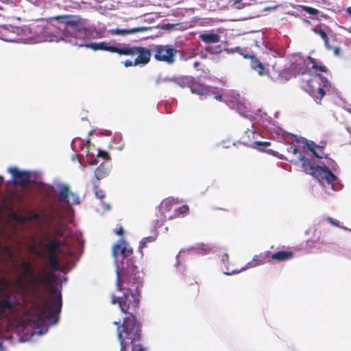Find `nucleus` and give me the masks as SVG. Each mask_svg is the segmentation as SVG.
Listing matches in <instances>:
<instances>
[{"instance_id": "nucleus-1", "label": "nucleus", "mask_w": 351, "mask_h": 351, "mask_svg": "<svg viewBox=\"0 0 351 351\" xmlns=\"http://www.w3.org/2000/svg\"><path fill=\"white\" fill-rule=\"evenodd\" d=\"M143 274L136 271L134 276L128 274L118 275L117 289L123 292L121 297L111 296V303L118 304L120 310L126 316L123 322H114L117 326V336L120 344V351H147L141 343L142 325L136 314L140 306L141 289L143 287Z\"/></svg>"}, {"instance_id": "nucleus-2", "label": "nucleus", "mask_w": 351, "mask_h": 351, "mask_svg": "<svg viewBox=\"0 0 351 351\" xmlns=\"http://www.w3.org/2000/svg\"><path fill=\"white\" fill-rule=\"evenodd\" d=\"M45 40L58 42L60 40L82 47L85 42L88 29L87 20L72 14L58 15L49 19Z\"/></svg>"}, {"instance_id": "nucleus-3", "label": "nucleus", "mask_w": 351, "mask_h": 351, "mask_svg": "<svg viewBox=\"0 0 351 351\" xmlns=\"http://www.w3.org/2000/svg\"><path fill=\"white\" fill-rule=\"evenodd\" d=\"M49 294L38 302H32L27 311V320L38 328L45 323L54 324L57 322L62 306V294L52 284Z\"/></svg>"}, {"instance_id": "nucleus-4", "label": "nucleus", "mask_w": 351, "mask_h": 351, "mask_svg": "<svg viewBox=\"0 0 351 351\" xmlns=\"http://www.w3.org/2000/svg\"><path fill=\"white\" fill-rule=\"evenodd\" d=\"M112 253L117 265V278L125 273L134 276L136 271H138L132 257L133 250L124 238L119 239L112 245Z\"/></svg>"}, {"instance_id": "nucleus-5", "label": "nucleus", "mask_w": 351, "mask_h": 351, "mask_svg": "<svg viewBox=\"0 0 351 351\" xmlns=\"http://www.w3.org/2000/svg\"><path fill=\"white\" fill-rule=\"evenodd\" d=\"M302 162V167L306 174H310L319 182H326L328 184H333L337 177L325 165L319 166L316 164L315 158H308L304 156L299 158Z\"/></svg>"}, {"instance_id": "nucleus-6", "label": "nucleus", "mask_w": 351, "mask_h": 351, "mask_svg": "<svg viewBox=\"0 0 351 351\" xmlns=\"http://www.w3.org/2000/svg\"><path fill=\"white\" fill-rule=\"evenodd\" d=\"M48 263L51 270L44 268L32 280V283L38 282L40 285L52 284L55 281V272L60 270L58 254H48Z\"/></svg>"}, {"instance_id": "nucleus-7", "label": "nucleus", "mask_w": 351, "mask_h": 351, "mask_svg": "<svg viewBox=\"0 0 351 351\" xmlns=\"http://www.w3.org/2000/svg\"><path fill=\"white\" fill-rule=\"evenodd\" d=\"M20 302L16 294L6 288H0V316L6 317L15 311Z\"/></svg>"}, {"instance_id": "nucleus-8", "label": "nucleus", "mask_w": 351, "mask_h": 351, "mask_svg": "<svg viewBox=\"0 0 351 351\" xmlns=\"http://www.w3.org/2000/svg\"><path fill=\"white\" fill-rule=\"evenodd\" d=\"M309 94L315 101L321 104L322 98L326 95V90L330 88V83L326 77L319 73H317L314 79L309 81Z\"/></svg>"}, {"instance_id": "nucleus-9", "label": "nucleus", "mask_w": 351, "mask_h": 351, "mask_svg": "<svg viewBox=\"0 0 351 351\" xmlns=\"http://www.w3.org/2000/svg\"><path fill=\"white\" fill-rule=\"evenodd\" d=\"M119 55L137 56L134 61V64L137 65H145L149 62L151 58V52L148 49L143 47H129L125 45L121 46Z\"/></svg>"}, {"instance_id": "nucleus-10", "label": "nucleus", "mask_w": 351, "mask_h": 351, "mask_svg": "<svg viewBox=\"0 0 351 351\" xmlns=\"http://www.w3.org/2000/svg\"><path fill=\"white\" fill-rule=\"evenodd\" d=\"M190 89L193 93L205 97H213L219 101H221L223 99L222 95L218 92V88L208 86L196 81L194 77L192 78Z\"/></svg>"}, {"instance_id": "nucleus-11", "label": "nucleus", "mask_w": 351, "mask_h": 351, "mask_svg": "<svg viewBox=\"0 0 351 351\" xmlns=\"http://www.w3.org/2000/svg\"><path fill=\"white\" fill-rule=\"evenodd\" d=\"M154 58L160 62H165L169 64L174 63L178 51L172 46L156 45L153 48Z\"/></svg>"}, {"instance_id": "nucleus-12", "label": "nucleus", "mask_w": 351, "mask_h": 351, "mask_svg": "<svg viewBox=\"0 0 351 351\" xmlns=\"http://www.w3.org/2000/svg\"><path fill=\"white\" fill-rule=\"evenodd\" d=\"M8 172L12 176L13 182L22 186L27 185L30 180V173L25 171H20L16 167H10Z\"/></svg>"}, {"instance_id": "nucleus-13", "label": "nucleus", "mask_w": 351, "mask_h": 351, "mask_svg": "<svg viewBox=\"0 0 351 351\" xmlns=\"http://www.w3.org/2000/svg\"><path fill=\"white\" fill-rule=\"evenodd\" d=\"M119 46H110L109 44L106 42H101V43H91L88 44H85L84 42L83 43V45L82 47H85L86 48H90L94 51L97 50H104L110 51L111 53H120L121 50V44H119Z\"/></svg>"}, {"instance_id": "nucleus-14", "label": "nucleus", "mask_w": 351, "mask_h": 351, "mask_svg": "<svg viewBox=\"0 0 351 351\" xmlns=\"http://www.w3.org/2000/svg\"><path fill=\"white\" fill-rule=\"evenodd\" d=\"M19 267L21 269V278L23 280H25L28 278L34 276V278L31 280V284L34 285L36 289H38V282H36L35 284L32 283V280L36 276H34L35 270L33 268L32 263L30 261H25L23 260V262L20 264Z\"/></svg>"}, {"instance_id": "nucleus-15", "label": "nucleus", "mask_w": 351, "mask_h": 351, "mask_svg": "<svg viewBox=\"0 0 351 351\" xmlns=\"http://www.w3.org/2000/svg\"><path fill=\"white\" fill-rule=\"evenodd\" d=\"M40 245L47 250L48 254H60L62 252V247L64 242L57 239H49L47 243L40 242Z\"/></svg>"}, {"instance_id": "nucleus-16", "label": "nucleus", "mask_w": 351, "mask_h": 351, "mask_svg": "<svg viewBox=\"0 0 351 351\" xmlns=\"http://www.w3.org/2000/svg\"><path fill=\"white\" fill-rule=\"evenodd\" d=\"M293 257V253L291 251H278L272 253L269 251L270 263L273 261L282 262L290 260Z\"/></svg>"}, {"instance_id": "nucleus-17", "label": "nucleus", "mask_w": 351, "mask_h": 351, "mask_svg": "<svg viewBox=\"0 0 351 351\" xmlns=\"http://www.w3.org/2000/svg\"><path fill=\"white\" fill-rule=\"evenodd\" d=\"M304 148H306L308 151L311 152L312 156H315L317 158H326L328 156V154L326 153H318L316 149H324V144L322 145H319L315 144L313 141H308L305 143Z\"/></svg>"}, {"instance_id": "nucleus-18", "label": "nucleus", "mask_w": 351, "mask_h": 351, "mask_svg": "<svg viewBox=\"0 0 351 351\" xmlns=\"http://www.w3.org/2000/svg\"><path fill=\"white\" fill-rule=\"evenodd\" d=\"M250 66L251 68L254 71H257L258 74L261 76L267 74V71L265 70L263 63L256 58L255 55L250 56Z\"/></svg>"}, {"instance_id": "nucleus-19", "label": "nucleus", "mask_w": 351, "mask_h": 351, "mask_svg": "<svg viewBox=\"0 0 351 351\" xmlns=\"http://www.w3.org/2000/svg\"><path fill=\"white\" fill-rule=\"evenodd\" d=\"M266 263H270L269 251H265L260 253L258 255H255L252 259V267L263 265Z\"/></svg>"}, {"instance_id": "nucleus-20", "label": "nucleus", "mask_w": 351, "mask_h": 351, "mask_svg": "<svg viewBox=\"0 0 351 351\" xmlns=\"http://www.w3.org/2000/svg\"><path fill=\"white\" fill-rule=\"evenodd\" d=\"M199 38L205 43H217L220 40L219 34L210 32L200 34Z\"/></svg>"}, {"instance_id": "nucleus-21", "label": "nucleus", "mask_w": 351, "mask_h": 351, "mask_svg": "<svg viewBox=\"0 0 351 351\" xmlns=\"http://www.w3.org/2000/svg\"><path fill=\"white\" fill-rule=\"evenodd\" d=\"M193 77L191 76H182V77H172V82L176 84L181 88L189 87L192 81Z\"/></svg>"}, {"instance_id": "nucleus-22", "label": "nucleus", "mask_w": 351, "mask_h": 351, "mask_svg": "<svg viewBox=\"0 0 351 351\" xmlns=\"http://www.w3.org/2000/svg\"><path fill=\"white\" fill-rule=\"evenodd\" d=\"M312 30L315 34L319 35L324 40L326 48L328 50H331L332 46L329 43V38L326 31L319 27H313Z\"/></svg>"}, {"instance_id": "nucleus-23", "label": "nucleus", "mask_w": 351, "mask_h": 351, "mask_svg": "<svg viewBox=\"0 0 351 351\" xmlns=\"http://www.w3.org/2000/svg\"><path fill=\"white\" fill-rule=\"evenodd\" d=\"M71 191H69V186L66 184H62L60 186V193L58 195V200L60 202H65L69 203V201L67 199L70 197Z\"/></svg>"}, {"instance_id": "nucleus-24", "label": "nucleus", "mask_w": 351, "mask_h": 351, "mask_svg": "<svg viewBox=\"0 0 351 351\" xmlns=\"http://www.w3.org/2000/svg\"><path fill=\"white\" fill-rule=\"evenodd\" d=\"M109 172V168L104 167L103 165H100L97 168H96L95 171V176L97 180H99L108 176Z\"/></svg>"}, {"instance_id": "nucleus-25", "label": "nucleus", "mask_w": 351, "mask_h": 351, "mask_svg": "<svg viewBox=\"0 0 351 351\" xmlns=\"http://www.w3.org/2000/svg\"><path fill=\"white\" fill-rule=\"evenodd\" d=\"M308 60H309L310 63L312 64V68L316 72L317 71L324 72V73L328 72L327 67L322 63H318L315 58L309 56L308 58Z\"/></svg>"}, {"instance_id": "nucleus-26", "label": "nucleus", "mask_w": 351, "mask_h": 351, "mask_svg": "<svg viewBox=\"0 0 351 351\" xmlns=\"http://www.w3.org/2000/svg\"><path fill=\"white\" fill-rule=\"evenodd\" d=\"M139 31H141L140 28H135V29H121L119 28H116V29H110L109 32L112 35L123 36V35L129 34L131 33L138 32Z\"/></svg>"}, {"instance_id": "nucleus-27", "label": "nucleus", "mask_w": 351, "mask_h": 351, "mask_svg": "<svg viewBox=\"0 0 351 351\" xmlns=\"http://www.w3.org/2000/svg\"><path fill=\"white\" fill-rule=\"evenodd\" d=\"M189 208L187 205H183L174 210V217H178L188 213Z\"/></svg>"}, {"instance_id": "nucleus-28", "label": "nucleus", "mask_w": 351, "mask_h": 351, "mask_svg": "<svg viewBox=\"0 0 351 351\" xmlns=\"http://www.w3.org/2000/svg\"><path fill=\"white\" fill-rule=\"evenodd\" d=\"M154 241V239L152 237H145L141 241L140 245H139V249H140L142 256H143L142 249L143 247H146L147 243H151V242H153Z\"/></svg>"}, {"instance_id": "nucleus-29", "label": "nucleus", "mask_w": 351, "mask_h": 351, "mask_svg": "<svg viewBox=\"0 0 351 351\" xmlns=\"http://www.w3.org/2000/svg\"><path fill=\"white\" fill-rule=\"evenodd\" d=\"M27 218L29 219L28 221H32L34 220H38L40 219V215L35 213L34 210H29L27 213Z\"/></svg>"}, {"instance_id": "nucleus-30", "label": "nucleus", "mask_w": 351, "mask_h": 351, "mask_svg": "<svg viewBox=\"0 0 351 351\" xmlns=\"http://www.w3.org/2000/svg\"><path fill=\"white\" fill-rule=\"evenodd\" d=\"M199 287L196 282L190 285L189 292H190L192 295H197L199 293Z\"/></svg>"}, {"instance_id": "nucleus-31", "label": "nucleus", "mask_w": 351, "mask_h": 351, "mask_svg": "<svg viewBox=\"0 0 351 351\" xmlns=\"http://www.w3.org/2000/svg\"><path fill=\"white\" fill-rule=\"evenodd\" d=\"M165 82H172V77H162V76H158L155 80V83L157 86Z\"/></svg>"}, {"instance_id": "nucleus-32", "label": "nucleus", "mask_w": 351, "mask_h": 351, "mask_svg": "<svg viewBox=\"0 0 351 351\" xmlns=\"http://www.w3.org/2000/svg\"><path fill=\"white\" fill-rule=\"evenodd\" d=\"M94 192L95 196L99 199H102L105 197L106 195L104 191L99 189L97 186H94Z\"/></svg>"}, {"instance_id": "nucleus-33", "label": "nucleus", "mask_w": 351, "mask_h": 351, "mask_svg": "<svg viewBox=\"0 0 351 351\" xmlns=\"http://www.w3.org/2000/svg\"><path fill=\"white\" fill-rule=\"evenodd\" d=\"M97 156L104 158L106 161H108L110 159L109 154L106 151L99 150Z\"/></svg>"}, {"instance_id": "nucleus-34", "label": "nucleus", "mask_w": 351, "mask_h": 351, "mask_svg": "<svg viewBox=\"0 0 351 351\" xmlns=\"http://www.w3.org/2000/svg\"><path fill=\"white\" fill-rule=\"evenodd\" d=\"M69 197L71 199L72 204H80L79 197L77 195H76L75 193L71 192Z\"/></svg>"}, {"instance_id": "nucleus-35", "label": "nucleus", "mask_w": 351, "mask_h": 351, "mask_svg": "<svg viewBox=\"0 0 351 351\" xmlns=\"http://www.w3.org/2000/svg\"><path fill=\"white\" fill-rule=\"evenodd\" d=\"M287 152L296 154L298 152V148L296 145L291 144L287 147Z\"/></svg>"}, {"instance_id": "nucleus-36", "label": "nucleus", "mask_w": 351, "mask_h": 351, "mask_svg": "<svg viewBox=\"0 0 351 351\" xmlns=\"http://www.w3.org/2000/svg\"><path fill=\"white\" fill-rule=\"evenodd\" d=\"M14 215L16 216V219L18 221H19V222H21V223H26L27 222H29V221H28V219H27V215H25V216H24V215H21V216H19V217H17V216H16V215Z\"/></svg>"}, {"instance_id": "nucleus-37", "label": "nucleus", "mask_w": 351, "mask_h": 351, "mask_svg": "<svg viewBox=\"0 0 351 351\" xmlns=\"http://www.w3.org/2000/svg\"><path fill=\"white\" fill-rule=\"evenodd\" d=\"M245 269V267H242L241 269H235L232 271H226L225 274L228 276L239 274L240 271Z\"/></svg>"}, {"instance_id": "nucleus-38", "label": "nucleus", "mask_w": 351, "mask_h": 351, "mask_svg": "<svg viewBox=\"0 0 351 351\" xmlns=\"http://www.w3.org/2000/svg\"><path fill=\"white\" fill-rule=\"evenodd\" d=\"M173 200H167L164 202V205L166 208L167 210H169L171 209V206L173 204Z\"/></svg>"}, {"instance_id": "nucleus-39", "label": "nucleus", "mask_w": 351, "mask_h": 351, "mask_svg": "<svg viewBox=\"0 0 351 351\" xmlns=\"http://www.w3.org/2000/svg\"><path fill=\"white\" fill-rule=\"evenodd\" d=\"M255 144L258 146L262 145L265 147H267L271 145V143L268 141H256Z\"/></svg>"}, {"instance_id": "nucleus-40", "label": "nucleus", "mask_w": 351, "mask_h": 351, "mask_svg": "<svg viewBox=\"0 0 351 351\" xmlns=\"http://www.w3.org/2000/svg\"><path fill=\"white\" fill-rule=\"evenodd\" d=\"M329 223H330L331 224L335 226H339V222L334 219H332V217H328V219Z\"/></svg>"}, {"instance_id": "nucleus-41", "label": "nucleus", "mask_w": 351, "mask_h": 351, "mask_svg": "<svg viewBox=\"0 0 351 351\" xmlns=\"http://www.w3.org/2000/svg\"><path fill=\"white\" fill-rule=\"evenodd\" d=\"M331 49L333 50V53L335 56H339L341 55V49L339 47H332Z\"/></svg>"}, {"instance_id": "nucleus-42", "label": "nucleus", "mask_w": 351, "mask_h": 351, "mask_svg": "<svg viewBox=\"0 0 351 351\" xmlns=\"http://www.w3.org/2000/svg\"><path fill=\"white\" fill-rule=\"evenodd\" d=\"M123 64L125 67H129L131 66H136L137 64H134V62L130 60H127L125 62H123Z\"/></svg>"}, {"instance_id": "nucleus-43", "label": "nucleus", "mask_w": 351, "mask_h": 351, "mask_svg": "<svg viewBox=\"0 0 351 351\" xmlns=\"http://www.w3.org/2000/svg\"><path fill=\"white\" fill-rule=\"evenodd\" d=\"M221 260H222V261L223 262L224 264L228 263V262H229V256H228V254H223Z\"/></svg>"}, {"instance_id": "nucleus-44", "label": "nucleus", "mask_w": 351, "mask_h": 351, "mask_svg": "<svg viewBox=\"0 0 351 351\" xmlns=\"http://www.w3.org/2000/svg\"><path fill=\"white\" fill-rule=\"evenodd\" d=\"M123 228L121 226L119 227V228L114 230V232L117 234V235H119V236H122L123 234Z\"/></svg>"}, {"instance_id": "nucleus-45", "label": "nucleus", "mask_w": 351, "mask_h": 351, "mask_svg": "<svg viewBox=\"0 0 351 351\" xmlns=\"http://www.w3.org/2000/svg\"><path fill=\"white\" fill-rule=\"evenodd\" d=\"M241 55H243V56L245 58H250V56H253L254 54L252 55H249L247 53H240Z\"/></svg>"}, {"instance_id": "nucleus-46", "label": "nucleus", "mask_w": 351, "mask_h": 351, "mask_svg": "<svg viewBox=\"0 0 351 351\" xmlns=\"http://www.w3.org/2000/svg\"><path fill=\"white\" fill-rule=\"evenodd\" d=\"M346 11L351 16V7H348Z\"/></svg>"}, {"instance_id": "nucleus-47", "label": "nucleus", "mask_w": 351, "mask_h": 351, "mask_svg": "<svg viewBox=\"0 0 351 351\" xmlns=\"http://www.w3.org/2000/svg\"><path fill=\"white\" fill-rule=\"evenodd\" d=\"M323 149H322V148L316 149V150H317V152H318V153H324Z\"/></svg>"}, {"instance_id": "nucleus-48", "label": "nucleus", "mask_w": 351, "mask_h": 351, "mask_svg": "<svg viewBox=\"0 0 351 351\" xmlns=\"http://www.w3.org/2000/svg\"><path fill=\"white\" fill-rule=\"evenodd\" d=\"M3 182V177L0 176V184H2Z\"/></svg>"}, {"instance_id": "nucleus-49", "label": "nucleus", "mask_w": 351, "mask_h": 351, "mask_svg": "<svg viewBox=\"0 0 351 351\" xmlns=\"http://www.w3.org/2000/svg\"><path fill=\"white\" fill-rule=\"evenodd\" d=\"M3 347L2 343L0 342V351H3Z\"/></svg>"}, {"instance_id": "nucleus-50", "label": "nucleus", "mask_w": 351, "mask_h": 351, "mask_svg": "<svg viewBox=\"0 0 351 351\" xmlns=\"http://www.w3.org/2000/svg\"><path fill=\"white\" fill-rule=\"evenodd\" d=\"M30 250L32 251V252L34 251L35 250V247L34 245H32L30 247Z\"/></svg>"}, {"instance_id": "nucleus-51", "label": "nucleus", "mask_w": 351, "mask_h": 351, "mask_svg": "<svg viewBox=\"0 0 351 351\" xmlns=\"http://www.w3.org/2000/svg\"><path fill=\"white\" fill-rule=\"evenodd\" d=\"M123 145H121L120 147H119V148H118V149H123Z\"/></svg>"}, {"instance_id": "nucleus-52", "label": "nucleus", "mask_w": 351, "mask_h": 351, "mask_svg": "<svg viewBox=\"0 0 351 351\" xmlns=\"http://www.w3.org/2000/svg\"><path fill=\"white\" fill-rule=\"evenodd\" d=\"M237 3H238V4H239V3H240V2H239V1H238V2H237V1H236V2H234V4H235V5H236V4H237Z\"/></svg>"}, {"instance_id": "nucleus-53", "label": "nucleus", "mask_w": 351, "mask_h": 351, "mask_svg": "<svg viewBox=\"0 0 351 351\" xmlns=\"http://www.w3.org/2000/svg\"><path fill=\"white\" fill-rule=\"evenodd\" d=\"M106 208L107 209H109L110 208V206L108 205L106 206Z\"/></svg>"}, {"instance_id": "nucleus-54", "label": "nucleus", "mask_w": 351, "mask_h": 351, "mask_svg": "<svg viewBox=\"0 0 351 351\" xmlns=\"http://www.w3.org/2000/svg\"><path fill=\"white\" fill-rule=\"evenodd\" d=\"M237 8H241L240 5L237 6Z\"/></svg>"}]
</instances>
